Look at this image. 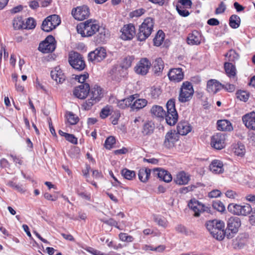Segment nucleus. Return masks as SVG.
I'll return each instance as SVG.
<instances>
[{
  "label": "nucleus",
  "mask_w": 255,
  "mask_h": 255,
  "mask_svg": "<svg viewBox=\"0 0 255 255\" xmlns=\"http://www.w3.org/2000/svg\"><path fill=\"white\" fill-rule=\"evenodd\" d=\"M211 171L215 173H222L224 172L223 162L218 160H214L210 165Z\"/></svg>",
  "instance_id": "cd10ccee"
},
{
  "label": "nucleus",
  "mask_w": 255,
  "mask_h": 255,
  "mask_svg": "<svg viewBox=\"0 0 255 255\" xmlns=\"http://www.w3.org/2000/svg\"><path fill=\"white\" fill-rule=\"evenodd\" d=\"M76 193L78 195L82 198L84 199L87 201L91 200V194L90 193H87L85 192H80L79 190L76 191Z\"/></svg>",
  "instance_id": "e2e57ef3"
},
{
  "label": "nucleus",
  "mask_w": 255,
  "mask_h": 255,
  "mask_svg": "<svg viewBox=\"0 0 255 255\" xmlns=\"http://www.w3.org/2000/svg\"><path fill=\"white\" fill-rule=\"evenodd\" d=\"M153 174L154 176H157L161 180L166 183H169L172 180V177L170 173L161 168L157 167L154 168L153 169Z\"/></svg>",
  "instance_id": "dca6fc26"
},
{
  "label": "nucleus",
  "mask_w": 255,
  "mask_h": 255,
  "mask_svg": "<svg viewBox=\"0 0 255 255\" xmlns=\"http://www.w3.org/2000/svg\"><path fill=\"white\" fill-rule=\"evenodd\" d=\"M101 222H102L103 223L112 226V227H115L117 229H120L119 226L118 225V223L114 220L113 218H110L109 219H107L105 218L102 219L101 220Z\"/></svg>",
  "instance_id": "49530a36"
},
{
  "label": "nucleus",
  "mask_w": 255,
  "mask_h": 255,
  "mask_svg": "<svg viewBox=\"0 0 255 255\" xmlns=\"http://www.w3.org/2000/svg\"><path fill=\"white\" fill-rule=\"evenodd\" d=\"M242 121L247 128L255 130V113H247L243 116Z\"/></svg>",
  "instance_id": "6ab92c4d"
},
{
  "label": "nucleus",
  "mask_w": 255,
  "mask_h": 255,
  "mask_svg": "<svg viewBox=\"0 0 255 255\" xmlns=\"http://www.w3.org/2000/svg\"><path fill=\"white\" fill-rule=\"evenodd\" d=\"M89 92L90 85L88 83H86L75 87L73 94L75 97L79 99H84L88 96Z\"/></svg>",
  "instance_id": "4468645a"
},
{
  "label": "nucleus",
  "mask_w": 255,
  "mask_h": 255,
  "mask_svg": "<svg viewBox=\"0 0 255 255\" xmlns=\"http://www.w3.org/2000/svg\"><path fill=\"white\" fill-rule=\"evenodd\" d=\"M245 151V145L241 143L240 144H238L237 147H235L234 152L237 155L242 157L244 155Z\"/></svg>",
  "instance_id": "09e8293b"
},
{
  "label": "nucleus",
  "mask_w": 255,
  "mask_h": 255,
  "mask_svg": "<svg viewBox=\"0 0 255 255\" xmlns=\"http://www.w3.org/2000/svg\"><path fill=\"white\" fill-rule=\"evenodd\" d=\"M97 102L96 101H95L94 100H93L92 99L90 98V99L86 100L82 105V108L83 110L85 111H89L93 107V105H94L95 104H96Z\"/></svg>",
  "instance_id": "de8ad7c7"
},
{
  "label": "nucleus",
  "mask_w": 255,
  "mask_h": 255,
  "mask_svg": "<svg viewBox=\"0 0 255 255\" xmlns=\"http://www.w3.org/2000/svg\"><path fill=\"white\" fill-rule=\"evenodd\" d=\"M184 72L180 68L171 69L168 73L170 81L174 83H178L184 78Z\"/></svg>",
  "instance_id": "f3484780"
},
{
  "label": "nucleus",
  "mask_w": 255,
  "mask_h": 255,
  "mask_svg": "<svg viewBox=\"0 0 255 255\" xmlns=\"http://www.w3.org/2000/svg\"><path fill=\"white\" fill-rule=\"evenodd\" d=\"M240 205L239 204L230 203L228 206L227 210L229 212L234 215H240Z\"/></svg>",
  "instance_id": "a19ab883"
},
{
  "label": "nucleus",
  "mask_w": 255,
  "mask_h": 255,
  "mask_svg": "<svg viewBox=\"0 0 255 255\" xmlns=\"http://www.w3.org/2000/svg\"><path fill=\"white\" fill-rule=\"evenodd\" d=\"M164 33L161 30H158L153 39L154 45L156 46L161 45L164 39Z\"/></svg>",
  "instance_id": "4c0bfd02"
},
{
  "label": "nucleus",
  "mask_w": 255,
  "mask_h": 255,
  "mask_svg": "<svg viewBox=\"0 0 255 255\" xmlns=\"http://www.w3.org/2000/svg\"><path fill=\"white\" fill-rule=\"evenodd\" d=\"M213 208L220 212H224L225 211V206L220 200L214 201L212 202Z\"/></svg>",
  "instance_id": "37998d69"
},
{
  "label": "nucleus",
  "mask_w": 255,
  "mask_h": 255,
  "mask_svg": "<svg viewBox=\"0 0 255 255\" xmlns=\"http://www.w3.org/2000/svg\"><path fill=\"white\" fill-rule=\"evenodd\" d=\"M167 112H177L175 109V100L170 99L166 103Z\"/></svg>",
  "instance_id": "8fccbe9b"
},
{
  "label": "nucleus",
  "mask_w": 255,
  "mask_h": 255,
  "mask_svg": "<svg viewBox=\"0 0 255 255\" xmlns=\"http://www.w3.org/2000/svg\"><path fill=\"white\" fill-rule=\"evenodd\" d=\"M217 127L218 130L222 131H231L233 129L231 122L227 120H218Z\"/></svg>",
  "instance_id": "c85d7f7f"
},
{
  "label": "nucleus",
  "mask_w": 255,
  "mask_h": 255,
  "mask_svg": "<svg viewBox=\"0 0 255 255\" xmlns=\"http://www.w3.org/2000/svg\"><path fill=\"white\" fill-rule=\"evenodd\" d=\"M116 139L114 136H109L106 139L104 143V147L107 149H111L114 147V144H116Z\"/></svg>",
  "instance_id": "58836bf2"
},
{
  "label": "nucleus",
  "mask_w": 255,
  "mask_h": 255,
  "mask_svg": "<svg viewBox=\"0 0 255 255\" xmlns=\"http://www.w3.org/2000/svg\"><path fill=\"white\" fill-rule=\"evenodd\" d=\"M145 10L143 8H139L138 9H136L135 10L132 11L130 12L129 16L131 18H133L134 17H137L140 16L141 15L144 14Z\"/></svg>",
  "instance_id": "864d4df0"
},
{
  "label": "nucleus",
  "mask_w": 255,
  "mask_h": 255,
  "mask_svg": "<svg viewBox=\"0 0 255 255\" xmlns=\"http://www.w3.org/2000/svg\"><path fill=\"white\" fill-rule=\"evenodd\" d=\"M36 25L35 20L33 18H28L25 23H24V29H34Z\"/></svg>",
  "instance_id": "a18cd8bd"
},
{
  "label": "nucleus",
  "mask_w": 255,
  "mask_h": 255,
  "mask_svg": "<svg viewBox=\"0 0 255 255\" xmlns=\"http://www.w3.org/2000/svg\"><path fill=\"white\" fill-rule=\"evenodd\" d=\"M119 236L120 239L124 242H132L134 239L132 236L124 233H121Z\"/></svg>",
  "instance_id": "603ef678"
},
{
  "label": "nucleus",
  "mask_w": 255,
  "mask_h": 255,
  "mask_svg": "<svg viewBox=\"0 0 255 255\" xmlns=\"http://www.w3.org/2000/svg\"><path fill=\"white\" fill-rule=\"evenodd\" d=\"M120 32V37L124 40L132 39L136 33L135 26L132 23L125 24L121 29Z\"/></svg>",
  "instance_id": "f8f14e48"
},
{
  "label": "nucleus",
  "mask_w": 255,
  "mask_h": 255,
  "mask_svg": "<svg viewBox=\"0 0 255 255\" xmlns=\"http://www.w3.org/2000/svg\"><path fill=\"white\" fill-rule=\"evenodd\" d=\"M100 27L96 20L89 19L78 24L77 31L83 37H91L99 30Z\"/></svg>",
  "instance_id": "f257e3e1"
},
{
  "label": "nucleus",
  "mask_w": 255,
  "mask_h": 255,
  "mask_svg": "<svg viewBox=\"0 0 255 255\" xmlns=\"http://www.w3.org/2000/svg\"><path fill=\"white\" fill-rule=\"evenodd\" d=\"M153 71L154 74L160 75L164 67V62L161 58H156L153 63Z\"/></svg>",
  "instance_id": "c756f323"
},
{
  "label": "nucleus",
  "mask_w": 255,
  "mask_h": 255,
  "mask_svg": "<svg viewBox=\"0 0 255 255\" xmlns=\"http://www.w3.org/2000/svg\"><path fill=\"white\" fill-rule=\"evenodd\" d=\"M226 62H231L234 64L240 58L239 54L234 49H231L225 54Z\"/></svg>",
  "instance_id": "2f4dec72"
},
{
  "label": "nucleus",
  "mask_w": 255,
  "mask_h": 255,
  "mask_svg": "<svg viewBox=\"0 0 255 255\" xmlns=\"http://www.w3.org/2000/svg\"><path fill=\"white\" fill-rule=\"evenodd\" d=\"M226 9V5L222 1L220 3L218 6L216 8L215 13L216 14H220L223 13Z\"/></svg>",
  "instance_id": "5fc2aeb1"
},
{
  "label": "nucleus",
  "mask_w": 255,
  "mask_h": 255,
  "mask_svg": "<svg viewBox=\"0 0 255 255\" xmlns=\"http://www.w3.org/2000/svg\"><path fill=\"white\" fill-rule=\"evenodd\" d=\"M236 96L240 100L246 102L249 99L250 94L245 91L239 90L236 92Z\"/></svg>",
  "instance_id": "c03bdc74"
},
{
  "label": "nucleus",
  "mask_w": 255,
  "mask_h": 255,
  "mask_svg": "<svg viewBox=\"0 0 255 255\" xmlns=\"http://www.w3.org/2000/svg\"><path fill=\"white\" fill-rule=\"evenodd\" d=\"M178 14L183 17H187L190 14V12L186 9H184L182 6L176 5V8Z\"/></svg>",
  "instance_id": "13d9d810"
},
{
  "label": "nucleus",
  "mask_w": 255,
  "mask_h": 255,
  "mask_svg": "<svg viewBox=\"0 0 255 255\" xmlns=\"http://www.w3.org/2000/svg\"><path fill=\"white\" fill-rule=\"evenodd\" d=\"M196 188H197V186L194 185H191L187 187H183L180 189L179 192L182 194H186L189 191H193Z\"/></svg>",
  "instance_id": "bf43d9fd"
},
{
  "label": "nucleus",
  "mask_w": 255,
  "mask_h": 255,
  "mask_svg": "<svg viewBox=\"0 0 255 255\" xmlns=\"http://www.w3.org/2000/svg\"><path fill=\"white\" fill-rule=\"evenodd\" d=\"M151 62L147 58H142L134 68L135 72L142 76L146 75L151 67Z\"/></svg>",
  "instance_id": "9b49d317"
},
{
  "label": "nucleus",
  "mask_w": 255,
  "mask_h": 255,
  "mask_svg": "<svg viewBox=\"0 0 255 255\" xmlns=\"http://www.w3.org/2000/svg\"><path fill=\"white\" fill-rule=\"evenodd\" d=\"M7 185L9 186L14 188L15 190H17L20 192H24V190H23L21 185L17 184L16 183L12 181H9L7 183Z\"/></svg>",
  "instance_id": "4d7b16f0"
},
{
  "label": "nucleus",
  "mask_w": 255,
  "mask_h": 255,
  "mask_svg": "<svg viewBox=\"0 0 255 255\" xmlns=\"http://www.w3.org/2000/svg\"><path fill=\"white\" fill-rule=\"evenodd\" d=\"M65 117L70 125H75L79 121V118L74 113H66Z\"/></svg>",
  "instance_id": "c9c22d12"
},
{
  "label": "nucleus",
  "mask_w": 255,
  "mask_h": 255,
  "mask_svg": "<svg viewBox=\"0 0 255 255\" xmlns=\"http://www.w3.org/2000/svg\"><path fill=\"white\" fill-rule=\"evenodd\" d=\"M201 205V203L195 198L191 199L188 204L189 208L194 212V216L196 217H198L200 215Z\"/></svg>",
  "instance_id": "a878e982"
},
{
  "label": "nucleus",
  "mask_w": 255,
  "mask_h": 255,
  "mask_svg": "<svg viewBox=\"0 0 255 255\" xmlns=\"http://www.w3.org/2000/svg\"><path fill=\"white\" fill-rule=\"evenodd\" d=\"M175 230L181 234H184L185 235H189V231L183 225L179 224L175 227Z\"/></svg>",
  "instance_id": "6e6d98bb"
},
{
  "label": "nucleus",
  "mask_w": 255,
  "mask_h": 255,
  "mask_svg": "<svg viewBox=\"0 0 255 255\" xmlns=\"http://www.w3.org/2000/svg\"><path fill=\"white\" fill-rule=\"evenodd\" d=\"M89 94L90 98L92 99L93 100L98 102L104 96V91L100 86L95 85L91 89L90 88Z\"/></svg>",
  "instance_id": "aec40b11"
},
{
  "label": "nucleus",
  "mask_w": 255,
  "mask_h": 255,
  "mask_svg": "<svg viewBox=\"0 0 255 255\" xmlns=\"http://www.w3.org/2000/svg\"><path fill=\"white\" fill-rule=\"evenodd\" d=\"M179 134L175 130H170L165 135L163 145L166 148H170L174 146L175 142L178 140Z\"/></svg>",
  "instance_id": "2eb2a0df"
},
{
  "label": "nucleus",
  "mask_w": 255,
  "mask_h": 255,
  "mask_svg": "<svg viewBox=\"0 0 255 255\" xmlns=\"http://www.w3.org/2000/svg\"><path fill=\"white\" fill-rule=\"evenodd\" d=\"M194 93L192 84L189 81H185L180 88L178 100L182 103L188 102L192 99Z\"/></svg>",
  "instance_id": "423d86ee"
},
{
  "label": "nucleus",
  "mask_w": 255,
  "mask_h": 255,
  "mask_svg": "<svg viewBox=\"0 0 255 255\" xmlns=\"http://www.w3.org/2000/svg\"><path fill=\"white\" fill-rule=\"evenodd\" d=\"M121 173L125 179L128 180H132L136 177L134 171L129 170L126 168L123 169Z\"/></svg>",
  "instance_id": "f704fd0d"
},
{
  "label": "nucleus",
  "mask_w": 255,
  "mask_h": 255,
  "mask_svg": "<svg viewBox=\"0 0 255 255\" xmlns=\"http://www.w3.org/2000/svg\"><path fill=\"white\" fill-rule=\"evenodd\" d=\"M68 62L73 68L79 71L84 70L86 67L83 56L77 52L71 51L69 53Z\"/></svg>",
  "instance_id": "20e7f679"
},
{
  "label": "nucleus",
  "mask_w": 255,
  "mask_h": 255,
  "mask_svg": "<svg viewBox=\"0 0 255 255\" xmlns=\"http://www.w3.org/2000/svg\"><path fill=\"white\" fill-rule=\"evenodd\" d=\"M51 77L57 84L63 83L66 79L65 74L59 67H55L51 71Z\"/></svg>",
  "instance_id": "5701e85b"
},
{
  "label": "nucleus",
  "mask_w": 255,
  "mask_h": 255,
  "mask_svg": "<svg viewBox=\"0 0 255 255\" xmlns=\"http://www.w3.org/2000/svg\"><path fill=\"white\" fill-rule=\"evenodd\" d=\"M155 129V124L151 121H146L142 126L141 132L144 136L152 134Z\"/></svg>",
  "instance_id": "393cba45"
},
{
  "label": "nucleus",
  "mask_w": 255,
  "mask_h": 255,
  "mask_svg": "<svg viewBox=\"0 0 255 255\" xmlns=\"http://www.w3.org/2000/svg\"><path fill=\"white\" fill-rule=\"evenodd\" d=\"M120 117L121 113H114V114L112 115L110 118L112 124L114 125H117Z\"/></svg>",
  "instance_id": "680f3d73"
},
{
  "label": "nucleus",
  "mask_w": 255,
  "mask_h": 255,
  "mask_svg": "<svg viewBox=\"0 0 255 255\" xmlns=\"http://www.w3.org/2000/svg\"><path fill=\"white\" fill-rule=\"evenodd\" d=\"M249 222L253 226H255V207L252 208L249 216Z\"/></svg>",
  "instance_id": "69168bd1"
},
{
  "label": "nucleus",
  "mask_w": 255,
  "mask_h": 255,
  "mask_svg": "<svg viewBox=\"0 0 255 255\" xmlns=\"http://www.w3.org/2000/svg\"><path fill=\"white\" fill-rule=\"evenodd\" d=\"M241 23L240 17L236 15H232L229 18V25L231 27L234 29L238 28Z\"/></svg>",
  "instance_id": "72a5a7b5"
},
{
  "label": "nucleus",
  "mask_w": 255,
  "mask_h": 255,
  "mask_svg": "<svg viewBox=\"0 0 255 255\" xmlns=\"http://www.w3.org/2000/svg\"><path fill=\"white\" fill-rule=\"evenodd\" d=\"M89 78V74L87 72H85L83 74L79 75H75L74 79L77 80L81 84H86V80Z\"/></svg>",
  "instance_id": "3c124183"
},
{
  "label": "nucleus",
  "mask_w": 255,
  "mask_h": 255,
  "mask_svg": "<svg viewBox=\"0 0 255 255\" xmlns=\"http://www.w3.org/2000/svg\"><path fill=\"white\" fill-rule=\"evenodd\" d=\"M226 135L222 133H217L211 138V145L212 147L218 150H220L225 147Z\"/></svg>",
  "instance_id": "ddd939ff"
},
{
  "label": "nucleus",
  "mask_w": 255,
  "mask_h": 255,
  "mask_svg": "<svg viewBox=\"0 0 255 255\" xmlns=\"http://www.w3.org/2000/svg\"><path fill=\"white\" fill-rule=\"evenodd\" d=\"M134 99L133 95L130 96L128 98L119 101L118 106L122 109H124L126 107L130 106Z\"/></svg>",
  "instance_id": "e433bc0d"
},
{
  "label": "nucleus",
  "mask_w": 255,
  "mask_h": 255,
  "mask_svg": "<svg viewBox=\"0 0 255 255\" xmlns=\"http://www.w3.org/2000/svg\"><path fill=\"white\" fill-rule=\"evenodd\" d=\"M60 23L61 19L58 15H51L43 20L41 28L44 31L50 32L55 29Z\"/></svg>",
  "instance_id": "0eeeda50"
},
{
  "label": "nucleus",
  "mask_w": 255,
  "mask_h": 255,
  "mask_svg": "<svg viewBox=\"0 0 255 255\" xmlns=\"http://www.w3.org/2000/svg\"><path fill=\"white\" fill-rule=\"evenodd\" d=\"M223 88L222 89H225L227 91L229 92H233L235 90V85L231 84H227L226 85L222 84Z\"/></svg>",
  "instance_id": "774afa93"
},
{
  "label": "nucleus",
  "mask_w": 255,
  "mask_h": 255,
  "mask_svg": "<svg viewBox=\"0 0 255 255\" xmlns=\"http://www.w3.org/2000/svg\"><path fill=\"white\" fill-rule=\"evenodd\" d=\"M205 226L212 236L218 241H222L225 238V223L219 220L214 219L207 221Z\"/></svg>",
  "instance_id": "f03ea898"
},
{
  "label": "nucleus",
  "mask_w": 255,
  "mask_h": 255,
  "mask_svg": "<svg viewBox=\"0 0 255 255\" xmlns=\"http://www.w3.org/2000/svg\"><path fill=\"white\" fill-rule=\"evenodd\" d=\"M190 177L184 171L180 172L174 178V182L178 185H186L189 181Z\"/></svg>",
  "instance_id": "bb28decb"
},
{
  "label": "nucleus",
  "mask_w": 255,
  "mask_h": 255,
  "mask_svg": "<svg viewBox=\"0 0 255 255\" xmlns=\"http://www.w3.org/2000/svg\"><path fill=\"white\" fill-rule=\"evenodd\" d=\"M223 88L222 84L216 79H210L207 83V91L211 94H215Z\"/></svg>",
  "instance_id": "412c9836"
},
{
  "label": "nucleus",
  "mask_w": 255,
  "mask_h": 255,
  "mask_svg": "<svg viewBox=\"0 0 255 255\" xmlns=\"http://www.w3.org/2000/svg\"><path fill=\"white\" fill-rule=\"evenodd\" d=\"M201 34L197 30H193L188 34L187 38V43L189 45H199L201 43Z\"/></svg>",
  "instance_id": "4be33fe9"
},
{
  "label": "nucleus",
  "mask_w": 255,
  "mask_h": 255,
  "mask_svg": "<svg viewBox=\"0 0 255 255\" xmlns=\"http://www.w3.org/2000/svg\"><path fill=\"white\" fill-rule=\"evenodd\" d=\"M178 2L187 8H191L192 5L191 0H178Z\"/></svg>",
  "instance_id": "338daca9"
},
{
  "label": "nucleus",
  "mask_w": 255,
  "mask_h": 255,
  "mask_svg": "<svg viewBox=\"0 0 255 255\" xmlns=\"http://www.w3.org/2000/svg\"><path fill=\"white\" fill-rule=\"evenodd\" d=\"M154 25V18L151 17L145 18L139 26L138 32L137 33L138 40L143 41L146 39L153 31Z\"/></svg>",
  "instance_id": "7ed1b4c3"
},
{
  "label": "nucleus",
  "mask_w": 255,
  "mask_h": 255,
  "mask_svg": "<svg viewBox=\"0 0 255 255\" xmlns=\"http://www.w3.org/2000/svg\"><path fill=\"white\" fill-rule=\"evenodd\" d=\"M178 113H163L166 123L169 126L174 125L178 119Z\"/></svg>",
  "instance_id": "7c9ffc66"
},
{
  "label": "nucleus",
  "mask_w": 255,
  "mask_h": 255,
  "mask_svg": "<svg viewBox=\"0 0 255 255\" xmlns=\"http://www.w3.org/2000/svg\"><path fill=\"white\" fill-rule=\"evenodd\" d=\"M224 69L226 75L234 81H237V69L235 65L232 63L225 62L224 64Z\"/></svg>",
  "instance_id": "a211bd4d"
},
{
  "label": "nucleus",
  "mask_w": 255,
  "mask_h": 255,
  "mask_svg": "<svg viewBox=\"0 0 255 255\" xmlns=\"http://www.w3.org/2000/svg\"><path fill=\"white\" fill-rule=\"evenodd\" d=\"M191 127L185 121L179 122L177 126V132L178 134L185 135L191 131Z\"/></svg>",
  "instance_id": "b1692460"
},
{
  "label": "nucleus",
  "mask_w": 255,
  "mask_h": 255,
  "mask_svg": "<svg viewBox=\"0 0 255 255\" xmlns=\"http://www.w3.org/2000/svg\"><path fill=\"white\" fill-rule=\"evenodd\" d=\"M12 24L14 29H24V23L21 17H15L13 20Z\"/></svg>",
  "instance_id": "79ce46f5"
},
{
  "label": "nucleus",
  "mask_w": 255,
  "mask_h": 255,
  "mask_svg": "<svg viewBox=\"0 0 255 255\" xmlns=\"http://www.w3.org/2000/svg\"><path fill=\"white\" fill-rule=\"evenodd\" d=\"M147 103V101L145 99H138L136 100L133 103H131L130 106L132 110H139L145 107Z\"/></svg>",
  "instance_id": "473e14b6"
},
{
  "label": "nucleus",
  "mask_w": 255,
  "mask_h": 255,
  "mask_svg": "<svg viewBox=\"0 0 255 255\" xmlns=\"http://www.w3.org/2000/svg\"><path fill=\"white\" fill-rule=\"evenodd\" d=\"M66 140L74 144H78L77 138L73 134L68 133L66 134Z\"/></svg>",
  "instance_id": "052dcab7"
},
{
  "label": "nucleus",
  "mask_w": 255,
  "mask_h": 255,
  "mask_svg": "<svg viewBox=\"0 0 255 255\" xmlns=\"http://www.w3.org/2000/svg\"><path fill=\"white\" fill-rule=\"evenodd\" d=\"M106 56V49L103 47H98L88 54V58L89 61L96 63L103 61Z\"/></svg>",
  "instance_id": "9d476101"
},
{
  "label": "nucleus",
  "mask_w": 255,
  "mask_h": 255,
  "mask_svg": "<svg viewBox=\"0 0 255 255\" xmlns=\"http://www.w3.org/2000/svg\"><path fill=\"white\" fill-rule=\"evenodd\" d=\"M240 215L247 216L250 214L252 210V207L249 204H245L244 205H240Z\"/></svg>",
  "instance_id": "ea45409f"
},
{
  "label": "nucleus",
  "mask_w": 255,
  "mask_h": 255,
  "mask_svg": "<svg viewBox=\"0 0 255 255\" xmlns=\"http://www.w3.org/2000/svg\"><path fill=\"white\" fill-rule=\"evenodd\" d=\"M71 14L75 19L82 21L89 17L90 9L87 5L77 6L72 9Z\"/></svg>",
  "instance_id": "1a4fd4ad"
},
{
  "label": "nucleus",
  "mask_w": 255,
  "mask_h": 255,
  "mask_svg": "<svg viewBox=\"0 0 255 255\" xmlns=\"http://www.w3.org/2000/svg\"><path fill=\"white\" fill-rule=\"evenodd\" d=\"M241 225V220L238 217H230L228 220L226 229H224L225 237L229 239L233 238L238 233Z\"/></svg>",
  "instance_id": "39448f33"
},
{
  "label": "nucleus",
  "mask_w": 255,
  "mask_h": 255,
  "mask_svg": "<svg viewBox=\"0 0 255 255\" xmlns=\"http://www.w3.org/2000/svg\"><path fill=\"white\" fill-rule=\"evenodd\" d=\"M222 194L221 192L218 189H214L208 193V197L209 198H217L220 197Z\"/></svg>",
  "instance_id": "0e129e2a"
},
{
  "label": "nucleus",
  "mask_w": 255,
  "mask_h": 255,
  "mask_svg": "<svg viewBox=\"0 0 255 255\" xmlns=\"http://www.w3.org/2000/svg\"><path fill=\"white\" fill-rule=\"evenodd\" d=\"M56 48V41L52 35L48 36L44 41L40 43L38 50L43 53L52 52Z\"/></svg>",
  "instance_id": "6e6552de"
}]
</instances>
